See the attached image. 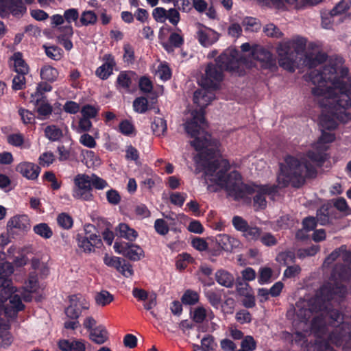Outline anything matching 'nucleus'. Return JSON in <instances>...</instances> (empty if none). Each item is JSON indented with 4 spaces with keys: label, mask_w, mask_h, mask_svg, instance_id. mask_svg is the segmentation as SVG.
I'll list each match as a JSON object with an SVG mask.
<instances>
[{
    "label": "nucleus",
    "mask_w": 351,
    "mask_h": 351,
    "mask_svg": "<svg viewBox=\"0 0 351 351\" xmlns=\"http://www.w3.org/2000/svg\"><path fill=\"white\" fill-rule=\"evenodd\" d=\"M103 60L104 63L97 68L96 75L101 80H106L112 73L115 61L111 54L104 55Z\"/></svg>",
    "instance_id": "obj_20"
},
{
    "label": "nucleus",
    "mask_w": 351,
    "mask_h": 351,
    "mask_svg": "<svg viewBox=\"0 0 351 351\" xmlns=\"http://www.w3.org/2000/svg\"><path fill=\"white\" fill-rule=\"evenodd\" d=\"M148 101L145 97L136 98L133 102L134 110L138 113H144L147 110Z\"/></svg>",
    "instance_id": "obj_50"
},
{
    "label": "nucleus",
    "mask_w": 351,
    "mask_h": 351,
    "mask_svg": "<svg viewBox=\"0 0 351 351\" xmlns=\"http://www.w3.org/2000/svg\"><path fill=\"white\" fill-rule=\"evenodd\" d=\"M34 232L43 239H48L53 236L51 228L45 223H40L34 226Z\"/></svg>",
    "instance_id": "obj_39"
},
{
    "label": "nucleus",
    "mask_w": 351,
    "mask_h": 351,
    "mask_svg": "<svg viewBox=\"0 0 351 351\" xmlns=\"http://www.w3.org/2000/svg\"><path fill=\"white\" fill-rule=\"evenodd\" d=\"M1 1V5L3 7H5L7 9H10L14 14L25 12L26 8L23 5L21 0H10L9 3H3ZM27 3H31L34 0H24ZM48 0H38V3L41 5L47 4Z\"/></svg>",
    "instance_id": "obj_24"
},
{
    "label": "nucleus",
    "mask_w": 351,
    "mask_h": 351,
    "mask_svg": "<svg viewBox=\"0 0 351 351\" xmlns=\"http://www.w3.org/2000/svg\"><path fill=\"white\" fill-rule=\"evenodd\" d=\"M239 53L233 49H228L216 60L217 65L222 71H232L239 66Z\"/></svg>",
    "instance_id": "obj_13"
},
{
    "label": "nucleus",
    "mask_w": 351,
    "mask_h": 351,
    "mask_svg": "<svg viewBox=\"0 0 351 351\" xmlns=\"http://www.w3.org/2000/svg\"><path fill=\"white\" fill-rule=\"evenodd\" d=\"M88 308L89 305L85 300L73 295L70 298V305L65 309V314L69 319H77L82 311L87 310Z\"/></svg>",
    "instance_id": "obj_16"
},
{
    "label": "nucleus",
    "mask_w": 351,
    "mask_h": 351,
    "mask_svg": "<svg viewBox=\"0 0 351 351\" xmlns=\"http://www.w3.org/2000/svg\"><path fill=\"white\" fill-rule=\"evenodd\" d=\"M209 88L202 87L194 93L193 101L200 108V110L191 111V119L184 124L187 134L191 137L194 138V140L191 141L190 143L197 151H202L204 149L209 151L213 149L210 135L206 132L207 124L203 112V109L208 106L215 99V94ZM213 144L215 147L217 142H213Z\"/></svg>",
    "instance_id": "obj_3"
},
{
    "label": "nucleus",
    "mask_w": 351,
    "mask_h": 351,
    "mask_svg": "<svg viewBox=\"0 0 351 351\" xmlns=\"http://www.w3.org/2000/svg\"><path fill=\"white\" fill-rule=\"evenodd\" d=\"M206 317L210 320L214 319L215 315L212 310L206 309L203 306H198L194 310L193 319L195 322L202 323Z\"/></svg>",
    "instance_id": "obj_30"
},
{
    "label": "nucleus",
    "mask_w": 351,
    "mask_h": 351,
    "mask_svg": "<svg viewBox=\"0 0 351 351\" xmlns=\"http://www.w3.org/2000/svg\"><path fill=\"white\" fill-rule=\"evenodd\" d=\"M116 269L126 278H130L134 274L132 265L127 263L126 261L123 258L122 262H120L118 269Z\"/></svg>",
    "instance_id": "obj_47"
},
{
    "label": "nucleus",
    "mask_w": 351,
    "mask_h": 351,
    "mask_svg": "<svg viewBox=\"0 0 351 351\" xmlns=\"http://www.w3.org/2000/svg\"><path fill=\"white\" fill-rule=\"evenodd\" d=\"M234 228L241 232H243L249 226L247 221L240 216H234L232 220Z\"/></svg>",
    "instance_id": "obj_56"
},
{
    "label": "nucleus",
    "mask_w": 351,
    "mask_h": 351,
    "mask_svg": "<svg viewBox=\"0 0 351 351\" xmlns=\"http://www.w3.org/2000/svg\"><path fill=\"white\" fill-rule=\"evenodd\" d=\"M8 226L10 228H16L23 231H27L30 228L29 219L27 215H16L11 218L8 222Z\"/></svg>",
    "instance_id": "obj_26"
},
{
    "label": "nucleus",
    "mask_w": 351,
    "mask_h": 351,
    "mask_svg": "<svg viewBox=\"0 0 351 351\" xmlns=\"http://www.w3.org/2000/svg\"><path fill=\"white\" fill-rule=\"evenodd\" d=\"M77 243L78 247L85 254L95 252V248L99 247L102 245L100 237L96 234H91L86 237L78 234Z\"/></svg>",
    "instance_id": "obj_15"
},
{
    "label": "nucleus",
    "mask_w": 351,
    "mask_h": 351,
    "mask_svg": "<svg viewBox=\"0 0 351 351\" xmlns=\"http://www.w3.org/2000/svg\"><path fill=\"white\" fill-rule=\"evenodd\" d=\"M223 80V71L216 64H210L206 68L205 74L199 81L202 87L213 90L219 87Z\"/></svg>",
    "instance_id": "obj_11"
},
{
    "label": "nucleus",
    "mask_w": 351,
    "mask_h": 351,
    "mask_svg": "<svg viewBox=\"0 0 351 351\" xmlns=\"http://www.w3.org/2000/svg\"><path fill=\"white\" fill-rule=\"evenodd\" d=\"M294 259L295 254L291 251L281 252L276 257V261L284 265L293 263Z\"/></svg>",
    "instance_id": "obj_48"
},
{
    "label": "nucleus",
    "mask_w": 351,
    "mask_h": 351,
    "mask_svg": "<svg viewBox=\"0 0 351 351\" xmlns=\"http://www.w3.org/2000/svg\"><path fill=\"white\" fill-rule=\"evenodd\" d=\"M242 25L246 32H258L261 27L259 21L251 16L245 17L242 20Z\"/></svg>",
    "instance_id": "obj_37"
},
{
    "label": "nucleus",
    "mask_w": 351,
    "mask_h": 351,
    "mask_svg": "<svg viewBox=\"0 0 351 351\" xmlns=\"http://www.w3.org/2000/svg\"><path fill=\"white\" fill-rule=\"evenodd\" d=\"M230 165L225 159H216L210 161L205 167V180L214 182L224 188L230 196L234 199L245 198V187L239 172L233 171L228 176L225 173L229 169Z\"/></svg>",
    "instance_id": "obj_4"
},
{
    "label": "nucleus",
    "mask_w": 351,
    "mask_h": 351,
    "mask_svg": "<svg viewBox=\"0 0 351 351\" xmlns=\"http://www.w3.org/2000/svg\"><path fill=\"white\" fill-rule=\"evenodd\" d=\"M253 57L259 61H269L271 59V54L267 50L260 48L253 52Z\"/></svg>",
    "instance_id": "obj_58"
},
{
    "label": "nucleus",
    "mask_w": 351,
    "mask_h": 351,
    "mask_svg": "<svg viewBox=\"0 0 351 351\" xmlns=\"http://www.w3.org/2000/svg\"><path fill=\"white\" fill-rule=\"evenodd\" d=\"M184 44V37L178 32H172L167 42L162 43V47L168 53L174 51L175 48H180Z\"/></svg>",
    "instance_id": "obj_25"
},
{
    "label": "nucleus",
    "mask_w": 351,
    "mask_h": 351,
    "mask_svg": "<svg viewBox=\"0 0 351 351\" xmlns=\"http://www.w3.org/2000/svg\"><path fill=\"white\" fill-rule=\"evenodd\" d=\"M156 75L162 80H167L171 77V73L167 65L160 64L158 67Z\"/></svg>",
    "instance_id": "obj_60"
},
{
    "label": "nucleus",
    "mask_w": 351,
    "mask_h": 351,
    "mask_svg": "<svg viewBox=\"0 0 351 351\" xmlns=\"http://www.w3.org/2000/svg\"><path fill=\"white\" fill-rule=\"evenodd\" d=\"M216 281L225 287H232L234 285V278L228 271L219 269L215 273Z\"/></svg>",
    "instance_id": "obj_28"
},
{
    "label": "nucleus",
    "mask_w": 351,
    "mask_h": 351,
    "mask_svg": "<svg viewBox=\"0 0 351 351\" xmlns=\"http://www.w3.org/2000/svg\"><path fill=\"white\" fill-rule=\"evenodd\" d=\"M218 245L226 251H232L239 246L240 242L234 237L225 234H218L216 237Z\"/></svg>",
    "instance_id": "obj_23"
},
{
    "label": "nucleus",
    "mask_w": 351,
    "mask_h": 351,
    "mask_svg": "<svg viewBox=\"0 0 351 351\" xmlns=\"http://www.w3.org/2000/svg\"><path fill=\"white\" fill-rule=\"evenodd\" d=\"M241 19V16L238 14L230 18V25L228 27V34L233 38H239L242 34V27L238 23V21Z\"/></svg>",
    "instance_id": "obj_34"
},
{
    "label": "nucleus",
    "mask_w": 351,
    "mask_h": 351,
    "mask_svg": "<svg viewBox=\"0 0 351 351\" xmlns=\"http://www.w3.org/2000/svg\"><path fill=\"white\" fill-rule=\"evenodd\" d=\"M63 16L64 20L70 24L71 22L77 21L79 13L77 9L70 8L64 11Z\"/></svg>",
    "instance_id": "obj_64"
},
{
    "label": "nucleus",
    "mask_w": 351,
    "mask_h": 351,
    "mask_svg": "<svg viewBox=\"0 0 351 351\" xmlns=\"http://www.w3.org/2000/svg\"><path fill=\"white\" fill-rule=\"evenodd\" d=\"M73 197L76 199L91 201L93 198L92 187L87 174H78L74 178Z\"/></svg>",
    "instance_id": "obj_10"
},
{
    "label": "nucleus",
    "mask_w": 351,
    "mask_h": 351,
    "mask_svg": "<svg viewBox=\"0 0 351 351\" xmlns=\"http://www.w3.org/2000/svg\"><path fill=\"white\" fill-rule=\"evenodd\" d=\"M115 252L133 261H138L144 257V251L138 245L127 242L114 244Z\"/></svg>",
    "instance_id": "obj_12"
},
{
    "label": "nucleus",
    "mask_w": 351,
    "mask_h": 351,
    "mask_svg": "<svg viewBox=\"0 0 351 351\" xmlns=\"http://www.w3.org/2000/svg\"><path fill=\"white\" fill-rule=\"evenodd\" d=\"M117 230L121 237L131 241H134L138 237L137 232L126 223H120L117 228Z\"/></svg>",
    "instance_id": "obj_35"
},
{
    "label": "nucleus",
    "mask_w": 351,
    "mask_h": 351,
    "mask_svg": "<svg viewBox=\"0 0 351 351\" xmlns=\"http://www.w3.org/2000/svg\"><path fill=\"white\" fill-rule=\"evenodd\" d=\"M25 75L17 73L12 80V88L14 90H22L25 87L26 80Z\"/></svg>",
    "instance_id": "obj_49"
},
{
    "label": "nucleus",
    "mask_w": 351,
    "mask_h": 351,
    "mask_svg": "<svg viewBox=\"0 0 351 351\" xmlns=\"http://www.w3.org/2000/svg\"><path fill=\"white\" fill-rule=\"evenodd\" d=\"M326 57L324 53H308L305 56L304 62L310 68L315 67L324 62Z\"/></svg>",
    "instance_id": "obj_32"
},
{
    "label": "nucleus",
    "mask_w": 351,
    "mask_h": 351,
    "mask_svg": "<svg viewBox=\"0 0 351 351\" xmlns=\"http://www.w3.org/2000/svg\"><path fill=\"white\" fill-rule=\"evenodd\" d=\"M88 177L91 187L93 186L97 190H102L108 186V182L105 180L99 178L95 174L88 175Z\"/></svg>",
    "instance_id": "obj_45"
},
{
    "label": "nucleus",
    "mask_w": 351,
    "mask_h": 351,
    "mask_svg": "<svg viewBox=\"0 0 351 351\" xmlns=\"http://www.w3.org/2000/svg\"><path fill=\"white\" fill-rule=\"evenodd\" d=\"M323 0H271V5L277 9L286 10L293 8L302 10L307 6H313Z\"/></svg>",
    "instance_id": "obj_14"
},
{
    "label": "nucleus",
    "mask_w": 351,
    "mask_h": 351,
    "mask_svg": "<svg viewBox=\"0 0 351 351\" xmlns=\"http://www.w3.org/2000/svg\"><path fill=\"white\" fill-rule=\"evenodd\" d=\"M335 208L341 212H343L345 215L351 214V208L348 206L346 199L343 197L338 198L335 204Z\"/></svg>",
    "instance_id": "obj_62"
},
{
    "label": "nucleus",
    "mask_w": 351,
    "mask_h": 351,
    "mask_svg": "<svg viewBox=\"0 0 351 351\" xmlns=\"http://www.w3.org/2000/svg\"><path fill=\"white\" fill-rule=\"evenodd\" d=\"M306 44V39L299 36L280 43L277 47L280 66L293 72L298 62V56L304 51Z\"/></svg>",
    "instance_id": "obj_6"
},
{
    "label": "nucleus",
    "mask_w": 351,
    "mask_h": 351,
    "mask_svg": "<svg viewBox=\"0 0 351 351\" xmlns=\"http://www.w3.org/2000/svg\"><path fill=\"white\" fill-rule=\"evenodd\" d=\"M13 342V337L11 333L8 332H0V347L7 348L11 346Z\"/></svg>",
    "instance_id": "obj_61"
},
{
    "label": "nucleus",
    "mask_w": 351,
    "mask_h": 351,
    "mask_svg": "<svg viewBox=\"0 0 351 351\" xmlns=\"http://www.w3.org/2000/svg\"><path fill=\"white\" fill-rule=\"evenodd\" d=\"M40 74L43 80L50 82L56 81L58 76L57 69L49 65L43 66L40 69Z\"/></svg>",
    "instance_id": "obj_36"
},
{
    "label": "nucleus",
    "mask_w": 351,
    "mask_h": 351,
    "mask_svg": "<svg viewBox=\"0 0 351 351\" xmlns=\"http://www.w3.org/2000/svg\"><path fill=\"white\" fill-rule=\"evenodd\" d=\"M154 228L157 233L160 235H165L169 229L167 222L162 219H158L154 222Z\"/></svg>",
    "instance_id": "obj_57"
},
{
    "label": "nucleus",
    "mask_w": 351,
    "mask_h": 351,
    "mask_svg": "<svg viewBox=\"0 0 351 351\" xmlns=\"http://www.w3.org/2000/svg\"><path fill=\"white\" fill-rule=\"evenodd\" d=\"M15 169L25 178L32 180L37 179L40 172V169L37 165L27 161L19 163Z\"/></svg>",
    "instance_id": "obj_18"
},
{
    "label": "nucleus",
    "mask_w": 351,
    "mask_h": 351,
    "mask_svg": "<svg viewBox=\"0 0 351 351\" xmlns=\"http://www.w3.org/2000/svg\"><path fill=\"white\" fill-rule=\"evenodd\" d=\"M272 270L269 267H262L259 270L258 282L261 285L269 282L272 276Z\"/></svg>",
    "instance_id": "obj_55"
},
{
    "label": "nucleus",
    "mask_w": 351,
    "mask_h": 351,
    "mask_svg": "<svg viewBox=\"0 0 351 351\" xmlns=\"http://www.w3.org/2000/svg\"><path fill=\"white\" fill-rule=\"evenodd\" d=\"M11 60L14 61V71L16 73L27 74L29 68L22 58V54L19 52L14 53Z\"/></svg>",
    "instance_id": "obj_33"
},
{
    "label": "nucleus",
    "mask_w": 351,
    "mask_h": 351,
    "mask_svg": "<svg viewBox=\"0 0 351 351\" xmlns=\"http://www.w3.org/2000/svg\"><path fill=\"white\" fill-rule=\"evenodd\" d=\"M342 58H331L321 71L314 70L308 74L313 86L311 93L322 109L319 118L322 135L307 152L308 157L319 165L325 160L328 143L335 141V134L325 130H334L337 121L347 122L350 119L346 110L351 107V77Z\"/></svg>",
    "instance_id": "obj_1"
},
{
    "label": "nucleus",
    "mask_w": 351,
    "mask_h": 351,
    "mask_svg": "<svg viewBox=\"0 0 351 351\" xmlns=\"http://www.w3.org/2000/svg\"><path fill=\"white\" fill-rule=\"evenodd\" d=\"M181 300L186 305H194L199 301V295L196 291L189 289L184 292Z\"/></svg>",
    "instance_id": "obj_42"
},
{
    "label": "nucleus",
    "mask_w": 351,
    "mask_h": 351,
    "mask_svg": "<svg viewBox=\"0 0 351 351\" xmlns=\"http://www.w3.org/2000/svg\"><path fill=\"white\" fill-rule=\"evenodd\" d=\"M114 297L108 291L103 290L97 293L95 295V302L98 306H105L111 303Z\"/></svg>",
    "instance_id": "obj_40"
},
{
    "label": "nucleus",
    "mask_w": 351,
    "mask_h": 351,
    "mask_svg": "<svg viewBox=\"0 0 351 351\" xmlns=\"http://www.w3.org/2000/svg\"><path fill=\"white\" fill-rule=\"evenodd\" d=\"M347 293V289L343 285L336 283L334 286L329 282L322 287L314 298L309 300L301 299L296 302L293 309L288 311V317L293 316L295 313L297 319L294 318V322L306 323L313 317L311 332L317 338L314 343L315 350L334 351L328 341L324 339L328 330L327 317L330 319V312L332 310L327 302L330 300L341 299Z\"/></svg>",
    "instance_id": "obj_2"
},
{
    "label": "nucleus",
    "mask_w": 351,
    "mask_h": 351,
    "mask_svg": "<svg viewBox=\"0 0 351 351\" xmlns=\"http://www.w3.org/2000/svg\"><path fill=\"white\" fill-rule=\"evenodd\" d=\"M131 77L130 73L126 72H121L117 77L118 86L122 88L128 89L131 84Z\"/></svg>",
    "instance_id": "obj_54"
},
{
    "label": "nucleus",
    "mask_w": 351,
    "mask_h": 351,
    "mask_svg": "<svg viewBox=\"0 0 351 351\" xmlns=\"http://www.w3.org/2000/svg\"><path fill=\"white\" fill-rule=\"evenodd\" d=\"M57 222L58 225L64 229H70L73 224L72 217L66 213H62L58 215L57 217Z\"/></svg>",
    "instance_id": "obj_43"
},
{
    "label": "nucleus",
    "mask_w": 351,
    "mask_h": 351,
    "mask_svg": "<svg viewBox=\"0 0 351 351\" xmlns=\"http://www.w3.org/2000/svg\"><path fill=\"white\" fill-rule=\"evenodd\" d=\"M201 343L203 351H215L217 347L215 339L210 335H205L201 340Z\"/></svg>",
    "instance_id": "obj_44"
},
{
    "label": "nucleus",
    "mask_w": 351,
    "mask_h": 351,
    "mask_svg": "<svg viewBox=\"0 0 351 351\" xmlns=\"http://www.w3.org/2000/svg\"><path fill=\"white\" fill-rule=\"evenodd\" d=\"M17 291L14 289L12 283L9 278H0V304L1 306L3 303L16 293Z\"/></svg>",
    "instance_id": "obj_22"
},
{
    "label": "nucleus",
    "mask_w": 351,
    "mask_h": 351,
    "mask_svg": "<svg viewBox=\"0 0 351 351\" xmlns=\"http://www.w3.org/2000/svg\"><path fill=\"white\" fill-rule=\"evenodd\" d=\"M8 142L15 147H20L24 143L23 135L21 133L12 134L7 137Z\"/></svg>",
    "instance_id": "obj_63"
},
{
    "label": "nucleus",
    "mask_w": 351,
    "mask_h": 351,
    "mask_svg": "<svg viewBox=\"0 0 351 351\" xmlns=\"http://www.w3.org/2000/svg\"><path fill=\"white\" fill-rule=\"evenodd\" d=\"M196 38L203 47H209L219 39V34L210 28L198 25L197 27Z\"/></svg>",
    "instance_id": "obj_17"
},
{
    "label": "nucleus",
    "mask_w": 351,
    "mask_h": 351,
    "mask_svg": "<svg viewBox=\"0 0 351 351\" xmlns=\"http://www.w3.org/2000/svg\"><path fill=\"white\" fill-rule=\"evenodd\" d=\"M45 136L50 141H58L63 137L62 129L56 125H49L44 129Z\"/></svg>",
    "instance_id": "obj_31"
},
{
    "label": "nucleus",
    "mask_w": 351,
    "mask_h": 351,
    "mask_svg": "<svg viewBox=\"0 0 351 351\" xmlns=\"http://www.w3.org/2000/svg\"><path fill=\"white\" fill-rule=\"evenodd\" d=\"M39 287L37 274L35 272L30 273L27 280L25 282L23 291L20 292L23 300L25 302L31 301V293L36 292Z\"/></svg>",
    "instance_id": "obj_19"
},
{
    "label": "nucleus",
    "mask_w": 351,
    "mask_h": 351,
    "mask_svg": "<svg viewBox=\"0 0 351 351\" xmlns=\"http://www.w3.org/2000/svg\"><path fill=\"white\" fill-rule=\"evenodd\" d=\"M86 341L84 339H62L58 347L62 351H86Z\"/></svg>",
    "instance_id": "obj_21"
},
{
    "label": "nucleus",
    "mask_w": 351,
    "mask_h": 351,
    "mask_svg": "<svg viewBox=\"0 0 351 351\" xmlns=\"http://www.w3.org/2000/svg\"><path fill=\"white\" fill-rule=\"evenodd\" d=\"M338 257L344 262L343 266L337 265L334 269L333 277L337 276L341 280H348L351 276V252L346 250L345 246H341L332 252L325 260V265H330Z\"/></svg>",
    "instance_id": "obj_9"
},
{
    "label": "nucleus",
    "mask_w": 351,
    "mask_h": 351,
    "mask_svg": "<svg viewBox=\"0 0 351 351\" xmlns=\"http://www.w3.org/2000/svg\"><path fill=\"white\" fill-rule=\"evenodd\" d=\"M330 324L337 326L329 335L328 341L343 349H351V325L343 322V315L337 310L330 312Z\"/></svg>",
    "instance_id": "obj_7"
},
{
    "label": "nucleus",
    "mask_w": 351,
    "mask_h": 351,
    "mask_svg": "<svg viewBox=\"0 0 351 351\" xmlns=\"http://www.w3.org/2000/svg\"><path fill=\"white\" fill-rule=\"evenodd\" d=\"M263 30L267 36L273 38H279L283 35L282 32L273 23L266 25Z\"/></svg>",
    "instance_id": "obj_52"
},
{
    "label": "nucleus",
    "mask_w": 351,
    "mask_h": 351,
    "mask_svg": "<svg viewBox=\"0 0 351 351\" xmlns=\"http://www.w3.org/2000/svg\"><path fill=\"white\" fill-rule=\"evenodd\" d=\"M97 19V15L93 11H84L80 17L82 24L86 26L95 23Z\"/></svg>",
    "instance_id": "obj_46"
},
{
    "label": "nucleus",
    "mask_w": 351,
    "mask_h": 351,
    "mask_svg": "<svg viewBox=\"0 0 351 351\" xmlns=\"http://www.w3.org/2000/svg\"><path fill=\"white\" fill-rule=\"evenodd\" d=\"M256 348V342L252 336H246L241 343V350L254 351Z\"/></svg>",
    "instance_id": "obj_53"
},
{
    "label": "nucleus",
    "mask_w": 351,
    "mask_h": 351,
    "mask_svg": "<svg viewBox=\"0 0 351 351\" xmlns=\"http://www.w3.org/2000/svg\"><path fill=\"white\" fill-rule=\"evenodd\" d=\"M108 338V333L106 328L102 325H99L90 330L89 339L97 344L105 343Z\"/></svg>",
    "instance_id": "obj_27"
},
{
    "label": "nucleus",
    "mask_w": 351,
    "mask_h": 351,
    "mask_svg": "<svg viewBox=\"0 0 351 351\" xmlns=\"http://www.w3.org/2000/svg\"><path fill=\"white\" fill-rule=\"evenodd\" d=\"M277 192L275 184H252L245 187V197L248 195L252 196V207L255 211L266 208L267 205V196L273 195Z\"/></svg>",
    "instance_id": "obj_8"
},
{
    "label": "nucleus",
    "mask_w": 351,
    "mask_h": 351,
    "mask_svg": "<svg viewBox=\"0 0 351 351\" xmlns=\"http://www.w3.org/2000/svg\"><path fill=\"white\" fill-rule=\"evenodd\" d=\"M313 162L308 157L307 154L300 158L288 156L285 162L280 165V173L277 181L281 187L286 186L291 182L294 186L298 187L304 182L307 178L316 176L317 171Z\"/></svg>",
    "instance_id": "obj_5"
},
{
    "label": "nucleus",
    "mask_w": 351,
    "mask_h": 351,
    "mask_svg": "<svg viewBox=\"0 0 351 351\" xmlns=\"http://www.w3.org/2000/svg\"><path fill=\"white\" fill-rule=\"evenodd\" d=\"M351 6V0H341L330 10V16H338L346 13Z\"/></svg>",
    "instance_id": "obj_38"
},
{
    "label": "nucleus",
    "mask_w": 351,
    "mask_h": 351,
    "mask_svg": "<svg viewBox=\"0 0 351 351\" xmlns=\"http://www.w3.org/2000/svg\"><path fill=\"white\" fill-rule=\"evenodd\" d=\"M151 128L156 136H165L167 130V122L162 117H155L152 121Z\"/></svg>",
    "instance_id": "obj_29"
},
{
    "label": "nucleus",
    "mask_w": 351,
    "mask_h": 351,
    "mask_svg": "<svg viewBox=\"0 0 351 351\" xmlns=\"http://www.w3.org/2000/svg\"><path fill=\"white\" fill-rule=\"evenodd\" d=\"M261 234V229L257 226H248L243 232L242 235L248 241H256Z\"/></svg>",
    "instance_id": "obj_41"
},
{
    "label": "nucleus",
    "mask_w": 351,
    "mask_h": 351,
    "mask_svg": "<svg viewBox=\"0 0 351 351\" xmlns=\"http://www.w3.org/2000/svg\"><path fill=\"white\" fill-rule=\"evenodd\" d=\"M10 308L13 309L14 312H18L24 308L25 306L21 302V295L19 293H14L9 299Z\"/></svg>",
    "instance_id": "obj_51"
},
{
    "label": "nucleus",
    "mask_w": 351,
    "mask_h": 351,
    "mask_svg": "<svg viewBox=\"0 0 351 351\" xmlns=\"http://www.w3.org/2000/svg\"><path fill=\"white\" fill-rule=\"evenodd\" d=\"M55 160V156L52 152H47L42 154L39 158V164L43 167H49Z\"/></svg>",
    "instance_id": "obj_59"
}]
</instances>
